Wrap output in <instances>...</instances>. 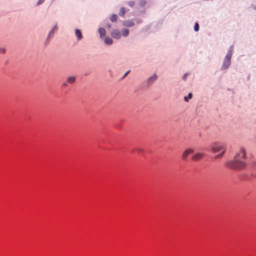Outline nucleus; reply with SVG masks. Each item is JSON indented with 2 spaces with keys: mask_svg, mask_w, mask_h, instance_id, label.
Returning a JSON list of instances; mask_svg holds the SVG:
<instances>
[{
  "mask_svg": "<svg viewBox=\"0 0 256 256\" xmlns=\"http://www.w3.org/2000/svg\"><path fill=\"white\" fill-rule=\"evenodd\" d=\"M247 156L246 150L243 147H240L232 160H228L225 166L234 170H240L247 166Z\"/></svg>",
  "mask_w": 256,
  "mask_h": 256,
  "instance_id": "nucleus-1",
  "label": "nucleus"
},
{
  "mask_svg": "<svg viewBox=\"0 0 256 256\" xmlns=\"http://www.w3.org/2000/svg\"><path fill=\"white\" fill-rule=\"evenodd\" d=\"M208 151L212 152L213 153H216L222 151V152L214 156V158H220L225 152L226 150L224 148L223 145L218 143H214L206 150Z\"/></svg>",
  "mask_w": 256,
  "mask_h": 256,
  "instance_id": "nucleus-2",
  "label": "nucleus"
},
{
  "mask_svg": "<svg viewBox=\"0 0 256 256\" xmlns=\"http://www.w3.org/2000/svg\"><path fill=\"white\" fill-rule=\"evenodd\" d=\"M233 50L234 46H230L229 50L223 61V63L220 68L221 70H227L230 65L231 58L232 55Z\"/></svg>",
  "mask_w": 256,
  "mask_h": 256,
  "instance_id": "nucleus-3",
  "label": "nucleus"
},
{
  "mask_svg": "<svg viewBox=\"0 0 256 256\" xmlns=\"http://www.w3.org/2000/svg\"><path fill=\"white\" fill-rule=\"evenodd\" d=\"M256 170V162H254L250 165V170L252 172L251 174H242L240 176L241 179L242 180H250L252 177H256V172L255 170Z\"/></svg>",
  "mask_w": 256,
  "mask_h": 256,
  "instance_id": "nucleus-4",
  "label": "nucleus"
},
{
  "mask_svg": "<svg viewBox=\"0 0 256 256\" xmlns=\"http://www.w3.org/2000/svg\"><path fill=\"white\" fill-rule=\"evenodd\" d=\"M158 76L154 74L150 78H148L146 80L144 81L142 83L144 86L148 88L150 86H152L158 79Z\"/></svg>",
  "mask_w": 256,
  "mask_h": 256,
  "instance_id": "nucleus-5",
  "label": "nucleus"
},
{
  "mask_svg": "<svg viewBox=\"0 0 256 256\" xmlns=\"http://www.w3.org/2000/svg\"><path fill=\"white\" fill-rule=\"evenodd\" d=\"M110 34L113 38L116 40L120 39L122 36L121 32L117 29L112 30Z\"/></svg>",
  "mask_w": 256,
  "mask_h": 256,
  "instance_id": "nucleus-6",
  "label": "nucleus"
},
{
  "mask_svg": "<svg viewBox=\"0 0 256 256\" xmlns=\"http://www.w3.org/2000/svg\"><path fill=\"white\" fill-rule=\"evenodd\" d=\"M194 150L192 148H188L186 150L182 155L183 160H186L188 155L194 154Z\"/></svg>",
  "mask_w": 256,
  "mask_h": 256,
  "instance_id": "nucleus-7",
  "label": "nucleus"
},
{
  "mask_svg": "<svg viewBox=\"0 0 256 256\" xmlns=\"http://www.w3.org/2000/svg\"><path fill=\"white\" fill-rule=\"evenodd\" d=\"M204 156V154L200 152L194 154L191 158L192 160H198L201 159Z\"/></svg>",
  "mask_w": 256,
  "mask_h": 256,
  "instance_id": "nucleus-8",
  "label": "nucleus"
},
{
  "mask_svg": "<svg viewBox=\"0 0 256 256\" xmlns=\"http://www.w3.org/2000/svg\"><path fill=\"white\" fill-rule=\"evenodd\" d=\"M122 24L123 26L128 28H130L134 26V22L133 20H124L122 22Z\"/></svg>",
  "mask_w": 256,
  "mask_h": 256,
  "instance_id": "nucleus-9",
  "label": "nucleus"
},
{
  "mask_svg": "<svg viewBox=\"0 0 256 256\" xmlns=\"http://www.w3.org/2000/svg\"><path fill=\"white\" fill-rule=\"evenodd\" d=\"M75 35L78 41L80 40L83 38L81 30L79 29L75 30Z\"/></svg>",
  "mask_w": 256,
  "mask_h": 256,
  "instance_id": "nucleus-10",
  "label": "nucleus"
},
{
  "mask_svg": "<svg viewBox=\"0 0 256 256\" xmlns=\"http://www.w3.org/2000/svg\"><path fill=\"white\" fill-rule=\"evenodd\" d=\"M58 30V26H57V24H55L53 28L50 30L48 34V35L49 36V37H51V38H52L53 36H54V33L56 32V31Z\"/></svg>",
  "mask_w": 256,
  "mask_h": 256,
  "instance_id": "nucleus-11",
  "label": "nucleus"
},
{
  "mask_svg": "<svg viewBox=\"0 0 256 256\" xmlns=\"http://www.w3.org/2000/svg\"><path fill=\"white\" fill-rule=\"evenodd\" d=\"M76 76H68L66 78L67 82L70 84H74L76 82Z\"/></svg>",
  "mask_w": 256,
  "mask_h": 256,
  "instance_id": "nucleus-12",
  "label": "nucleus"
},
{
  "mask_svg": "<svg viewBox=\"0 0 256 256\" xmlns=\"http://www.w3.org/2000/svg\"><path fill=\"white\" fill-rule=\"evenodd\" d=\"M98 32L100 34V37L101 39L102 38L105 36L106 34V30L104 28H100L98 29Z\"/></svg>",
  "mask_w": 256,
  "mask_h": 256,
  "instance_id": "nucleus-13",
  "label": "nucleus"
},
{
  "mask_svg": "<svg viewBox=\"0 0 256 256\" xmlns=\"http://www.w3.org/2000/svg\"><path fill=\"white\" fill-rule=\"evenodd\" d=\"M104 42L108 45H112L113 43V40L108 36H106L104 38Z\"/></svg>",
  "mask_w": 256,
  "mask_h": 256,
  "instance_id": "nucleus-14",
  "label": "nucleus"
},
{
  "mask_svg": "<svg viewBox=\"0 0 256 256\" xmlns=\"http://www.w3.org/2000/svg\"><path fill=\"white\" fill-rule=\"evenodd\" d=\"M121 34L122 35V36H124V37H126L128 36V34H129V30L128 29V28H124L122 30V32H121Z\"/></svg>",
  "mask_w": 256,
  "mask_h": 256,
  "instance_id": "nucleus-15",
  "label": "nucleus"
},
{
  "mask_svg": "<svg viewBox=\"0 0 256 256\" xmlns=\"http://www.w3.org/2000/svg\"><path fill=\"white\" fill-rule=\"evenodd\" d=\"M192 98V93L190 92L188 94V96H185L184 97V100L186 102H188Z\"/></svg>",
  "mask_w": 256,
  "mask_h": 256,
  "instance_id": "nucleus-16",
  "label": "nucleus"
},
{
  "mask_svg": "<svg viewBox=\"0 0 256 256\" xmlns=\"http://www.w3.org/2000/svg\"><path fill=\"white\" fill-rule=\"evenodd\" d=\"M52 38L49 37V36H48L46 38V40L44 42V45L45 46H48Z\"/></svg>",
  "mask_w": 256,
  "mask_h": 256,
  "instance_id": "nucleus-17",
  "label": "nucleus"
},
{
  "mask_svg": "<svg viewBox=\"0 0 256 256\" xmlns=\"http://www.w3.org/2000/svg\"><path fill=\"white\" fill-rule=\"evenodd\" d=\"M125 13H126V10H125L124 8V7L121 8L120 9V10L119 14L122 16H124Z\"/></svg>",
  "mask_w": 256,
  "mask_h": 256,
  "instance_id": "nucleus-18",
  "label": "nucleus"
},
{
  "mask_svg": "<svg viewBox=\"0 0 256 256\" xmlns=\"http://www.w3.org/2000/svg\"><path fill=\"white\" fill-rule=\"evenodd\" d=\"M118 18V16L116 14H114L112 16L110 20L112 22H115L116 21Z\"/></svg>",
  "mask_w": 256,
  "mask_h": 256,
  "instance_id": "nucleus-19",
  "label": "nucleus"
},
{
  "mask_svg": "<svg viewBox=\"0 0 256 256\" xmlns=\"http://www.w3.org/2000/svg\"><path fill=\"white\" fill-rule=\"evenodd\" d=\"M146 4L145 0H138V4L140 7L144 6Z\"/></svg>",
  "mask_w": 256,
  "mask_h": 256,
  "instance_id": "nucleus-20",
  "label": "nucleus"
},
{
  "mask_svg": "<svg viewBox=\"0 0 256 256\" xmlns=\"http://www.w3.org/2000/svg\"><path fill=\"white\" fill-rule=\"evenodd\" d=\"M200 29V26L198 22H196L194 26V30L195 32H198Z\"/></svg>",
  "mask_w": 256,
  "mask_h": 256,
  "instance_id": "nucleus-21",
  "label": "nucleus"
},
{
  "mask_svg": "<svg viewBox=\"0 0 256 256\" xmlns=\"http://www.w3.org/2000/svg\"><path fill=\"white\" fill-rule=\"evenodd\" d=\"M189 75V74L188 73H186L184 74L182 78V80H186V79H187V78L188 76Z\"/></svg>",
  "mask_w": 256,
  "mask_h": 256,
  "instance_id": "nucleus-22",
  "label": "nucleus"
},
{
  "mask_svg": "<svg viewBox=\"0 0 256 256\" xmlns=\"http://www.w3.org/2000/svg\"><path fill=\"white\" fill-rule=\"evenodd\" d=\"M130 70H128L122 76L121 80L124 79L130 74Z\"/></svg>",
  "mask_w": 256,
  "mask_h": 256,
  "instance_id": "nucleus-23",
  "label": "nucleus"
},
{
  "mask_svg": "<svg viewBox=\"0 0 256 256\" xmlns=\"http://www.w3.org/2000/svg\"><path fill=\"white\" fill-rule=\"evenodd\" d=\"M134 4V2L133 1H130L128 2V5L132 7Z\"/></svg>",
  "mask_w": 256,
  "mask_h": 256,
  "instance_id": "nucleus-24",
  "label": "nucleus"
},
{
  "mask_svg": "<svg viewBox=\"0 0 256 256\" xmlns=\"http://www.w3.org/2000/svg\"><path fill=\"white\" fill-rule=\"evenodd\" d=\"M134 22H135L136 24H138L141 23V22H142V20H141V19H140V18H136V19H135V20H134Z\"/></svg>",
  "mask_w": 256,
  "mask_h": 256,
  "instance_id": "nucleus-25",
  "label": "nucleus"
},
{
  "mask_svg": "<svg viewBox=\"0 0 256 256\" xmlns=\"http://www.w3.org/2000/svg\"><path fill=\"white\" fill-rule=\"evenodd\" d=\"M44 0H38V1L37 2V5L38 6L44 2Z\"/></svg>",
  "mask_w": 256,
  "mask_h": 256,
  "instance_id": "nucleus-26",
  "label": "nucleus"
},
{
  "mask_svg": "<svg viewBox=\"0 0 256 256\" xmlns=\"http://www.w3.org/2000/svg\"><path fill=\"white\" fill-rule=\"evenodd\" d=\"M68 83L67 80L63 82L62 84V86H68Z\"/></svg>",
  "mask_w": 256,
  "mask_h": 256,
  "instance_id": "nucleus-27",
  "label": "nucleus"
},
{
  "mask_svg": "<svg viewBox=\"0 0 256 256\" xmlns=\"http://www.w3.org/2000/svg\"><path fill=\"white\" fill-rule=\"evenodd\" d=\"M6 52V50L4 48H0V52L2 54H4Z\"/></svg>",
  "mask_w": 256,
  "mask_h": 256,
  "instance_id": "nucleus-28",
  "label": "nucleus"
},
{
  "mask_svg": "<svg viewBox=\"0 0 256 256\" xmlns=\"http://www.w3.org/2000/svg\"><path fill=\"white\" fill-rule=\"evenodd\" d=\"M106 26L108 28H110L111 27V24H106Z\"/></svg>",
  "mask_w": 256,
  "mask_h": 256,
  "instance_id": "nucleus-29",
  "label": "nucleus"
},
{
  "mask_svg": "<svg viewBox=\"0 0 256 256\" xmlns=\"http://www.w3.org/2000/svg\"><path fill=\"white\" fill-rule=\"evenodd\" d=\"M138 152H144V150H142V149H136Z\"/></svg>",
  "mask_w": 256,
  "mask_h": 256,
  "instance_id": "nucleus-30",
  "label": "nucleus"
},
{
  "mask_svg": "<svg viewBox=\"0 0 256 256\" xmlns=\"http://www.w3.org/2000/svg\"><path fill=\"white\" fill-rule=\"evenodd\" d=\"M109 72H110V73H111V72H112V70H109Z\"/></svg>",
  "mask_w": 256,
  "mask_h": 256,
  "instance_id": "nucleus-31",
  "label": "nucleus"
},
{
  "mask_svg": "<svg viewBox=\"0 0 256 256\" xmlns=\"http://www.w3.org/2000/svg\"><path fill=\"white\" fill-rule=\"evenodd\" d=\"M254 9H256V6L254 7Z\"/></svg>",
  "mask_w": 256,
  "mask_h": 256,
  "instance_id": "nucleus-32",
  "label": "nucleus"
}]
</instances>
